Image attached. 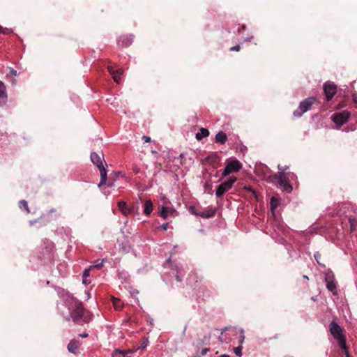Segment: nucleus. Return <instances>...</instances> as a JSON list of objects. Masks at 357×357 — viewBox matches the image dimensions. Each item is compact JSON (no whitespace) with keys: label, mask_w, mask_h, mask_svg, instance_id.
I'll return each mask as SVG.
<instances>
[{"label":"nucleus","mask_w":357,"mask_h":357,"mask_svg":"<svg viewBox=\"0 0 357 357\" xmlns=\"http://www.w3.org/2000/svg\"><path fill=\"white\" fill-rule=\"evenodd\" d=\"M70 317L74 322L78 324L80 322L88 323L91 320V314L84 310L81 302H75L70 312Z\"/></svg>","instance_id":"obj_1"},{"label":"nucleus","mask_w":357,"mask_h":357,"mask_svg":"<svg viewBox=\"0 0 357 357\" xmlns=\"http://www.w3.org/2000/svg\"><path fill=\"white\" fill-rule=\"evenodd\" d=\"M268 181L272 183H276L277 185H280L283 188V190L287 192H291L293 188L289 183L288 178L284 172H278L274 175L268 177Z\"/></svg>","instance_id":"obj_2"},{"label":"nucleus","mask_w":357,"mask_h":357,"mask_svg":"<svg viewBox=\"0 0 357 357\" xmlns=\"http://www.w3.org/2000/svg\"><path fill=\"white\" fill-rule=\"evenodd\" d=\"M242 168V164L236 158H230L226 160V166L222 172L223 176H227L231 173L238 172Z\"/></svg>","instance_id":"obj_3"},{"label":"nucleus","mask_w":357,"mask_h":357,"mask_svg":"<svg viewBox=\"0 0 357 357\" xmlns=\"http://www.w3.org/2000/svg\"><path fill=\"white\" fill-rule=\"evenodd\" d=\"M316 98L310 97L305 99L300 103L299 107L294 112L295 117H301L305 112L311 109L312 105L315 102Z\"/></svg>","instance_id":"obj_4"},{"label":"nucleus","mask_w":357,"mask_h":357,"mask_svg":"<svg viewBox=\"0 0 357 357\" xmlns=\"http://www.w3.org/2000/svg\"><path fill=\"white\" fill-rule=\"evenodd\" d=\"M236 180L237 178L236 176H231L227 181L222 182L220 185L218 186L216 189V197H222L226 192H227L232 188L234 183L236 181Z\"/></svg>","instance_id":"obj_5"},{"label":"nucleus","mask_w":357,"mask_h":357,"mask_svg":"<svg viewBox=\"0 0 357 357\" xmlns=\"http://www.w3.org/2000/svg\"><path fill=\"white\" fill-rule=\"evenodd\" d=\"M349 116L350 112L344 110L341 112L333 114L332 116V119L336 125L341 126L348 121Z\"/></svg>","instance_id":"obj_6"},{"label":"nucleus","mask_w":357,"mask_h":357,"mask_svg":"<svg viewBox=\"0 0 357 357\" xmlns=\"http://www.w3.org/2000/svg\"><path fill=\"white\" fill-rule=\"evenodd\" d=\"M324 92L326 100L330 101L337 93V86L333 83L326 82L324 84Z\"/></svg>","instance_id":"obj_7"},{"label":"nucleus","mask_w":357,"mask_h":357,"mask_svg":"<svg viewBox=\"0 0 357 357\" xmlns=\"http://www.w3.org/2000/svg\"><path fill=\"white\" fill-rule=\"evenodd\" d=\"M325 281L326 283L327 289L332 291L333 294H336L335 291L336 290V284L335 282V275L333 273L330 271L326 273Z\"/></svg>","instance_id":"obj_8"},{"label":"nucleus","mask_w":357,"mask_h":357,"mask_svg":"<svg viewBox=\"0 0 357 357\" xmlns=\"http://www.w3.org/2000/svg\"><path fill=\"white\" fill-rule=\"evenodd\" d=\"M330 331L335 340L344 336L342 335V330L341 327L335 321H332L331 323Z\"/></svg>","instance_id":"obj_9"},{"label":"nucleus","mask_w":357,"mask_h":357,"mask_svg":"<svg viewBox=\"0 0 357 357\" xmlns=\"http://www.w3.org/2000/svg\"><path fill=\"white\" fill-rule=\"evenodd\" d=\"M91 160L94 165L97 166V167L103 165L102 162L105 161L103 153L102 152H100V153L96 152L91 153Z\"/></svg>","instance_id":"obj_10"},{"label":"nucleus","mask_w":357,"mask_h":357,"mask_svg":"<svg viewBox=\"0 0 357 357\" xmlns=\"http://www.w3.org/2000/svg\"><path fill=\"white\" fill-rule=\"evenodd\" d=\"M107 70L109 74L112 76L114 81L116 83H119L121 82V75L123 74V69H118L117 70H114V68L112 66H107Z\"/></svg>","instance_id":"obj_11"},{"label":"nucleus","mask_w":357,"mask_h":357,"mask_svg":"<svg viewBox=\"0 0 357 357\" xmlns=\"http://www.w3.org/2000/svg\"><path fill=\"white\" fill-rule=\"evenodd\" d=\"M7 93L4 84L0 81V105H3L7 102Z\"/></svg>","instance_id":"obj_12"},{"label":"nucleus","mask_w":357,"mask_h":357,"mask_svg":"<svg viewBox=\"0 0 357 357\" xmlns=\"http://www.w3.org/2000/svg\"><path fill=\"white\" fill-rule=\"evenodd\" d=\"M118 207L121 212L126 216L128 215L132 211V209L129 208L126 203L123 201L118 202Z\"/></svg>","instance_id":"obj_13"},{"label":"nucleus","mask_w":357,"mask_h":357,"mask_svg":"<svg viewBox=\"0 0 357 357\" xmlns=\"http://www.w3.org/2000/svg\"><path fill=\"white\" fill-rule=\"evenodd\" d=\"M133 36L132 35H122L119 38V42L122 43V45L125 47H128L130 45L133 41Z\"/></svg>","instance_id":"obj_14"},{"label":"nucleus","mask_w":357,"mask_h":357,"mask_svg":"<svg viewBox=\"0 0 357 357\" xmlns=\"http://www.w3.org/2000/svg\"><path fill=\"white\" fill-rule=\"evenodd\" d=\"M100 173V181L98 184L99 187H101L102 185L106 184L107 182V170L105 168L104 165H101L98 167Z\"/></svg>","instance_id":"obj_15"},{"label":"nucleus","mask_w":357,"mask_h":357,"mask_svg":"<svg viewBox=\"0 0 357 357\" xmlns=\"http://www.w3.org/2000/svg\"><path fill=\"white\" fill-rule=\"evenodd\" d=\"M79 346L80 343L79 341L76 340H72L68 344V350L70 353L75 354Z\"/></svg>","instance_id":"obj_16"},{"label":"nucleus","mask_w":357,"mask_h":357,"mask_svg":"<svg viewBox=\"0 0 357 357\" xmlns=\"http://www.w3.org/2000/svg\"><path fill=\"white\" fill-rule=\"evenodd\" d=\"M227 140V136L223 131L218 132L215 135V142L224 144Z\"/></svg>","instance_id":"obj_17"},{"label":"nucleus","mask_w":357,"mask_h":357,"mask_svg":"<svg viewBox=\"0 0 357 357\" xmlns=\"http://www.w3.org/2000/svg\"><path fill=\"white\" fill-rule=\"evenodd\" d=\"M215 214V210L213 208H208L206 210H204L202 212H200L199 216L204 218H209L213 217Z\"/></svg>","instance_id":"obj_18"},{"label":"nucleus","mask_w":357,"mask_h":357,"mask_svg":"<svg viewBox=\"0 0 357 357\" xmlns=\"http://www.w3.org/2000/svg\"><path fill=\"white\" fill-rule=\"evenodd\" d=\"M153 205L151 200H150V199L146 200L144 202V213L147 215H150L151 213V212L153 211Z\"/></svg>","instance_id":"obj_19"},{"label":"nucleus","mask_w":357,"mask_h":357,"mask_svg":"<svg viewBox=\"0 0 357 357\" xmlns=\"http://www.w3.org/2000/svg\"><path fill=\"white\" fill-rule=\"evenodd\" d=\"M174 211L168 207L162 206L160 215L164 219H166L169 215H172Z\"/></svg>","instance_id":"obj_20"},{"label":"nucleus","mask_w":357,"mask_h":357,"mask_svg":"<svg viewBox=\"0 0 357 357\" xmlns=\"http://www.w3.org/2000/svg\"><path fill=\"white\" fill-rule=\"evenodd\" d=\"M206 161L214 165L220 161V158L216 153H212L206 158Z\"/></svg>","instance_id":"obj_21"},{"label":"nucleus","mask_w":357,"mask_h":357,"mask_svg":"<svg viewBox=\"0 0 357 357\" xmlns=\"http://www.w3.org/2000/svg\"><path fill=\"white\" fill-rule=\"evenodd\" d=\"M209 135V131L208 129L206 128H202L200 130H199V132H198L197 134H196V139L197 140H201L204 137H206L207 136Z\"/></svg>","instance_id":"obj_22"},{"label":"nucleus","mask_w":357,"mask_h":357,"mask_svg":"<svg viewBox=\"0 0 357 357\" xmlns=\"http://www.w3.org/2000/svg\"><path fill=\"white\" fill-rule=\"evenodd\" d=\"M279 205V200L275 197H273L271 199V209L272 211L273 214H274V210Z\"/></svg>","instance_id":"obj_23"},{"label":"nucleus","mask_w":357,"mask_h":357,"mask_svg":"<svg viewBox=\"0 0 357 357\" xmlns=\"http://www.w3.org/2000/svg\"><path fill=\"white\" fill-rule=\"evenodd\" d=\"M19 207L22 210H24L27 213H30L27 202L25 200H20Z\"/></svg>","instance_id":"obj_24"},{"label":"nucleus","mask_w":357,"mask_h":357,"mask_svg":"<svg viewBox=\"0 0 357 357\" xmlns=\"http://www.w3.org/2000/svg\"><path fill=\"white\" fill-rule=\"evenodd\" d=\"M113 305L116 310H120L123 307V303L120 299L113 298Z\"/></svg>","instance_id":"obj_25"},{"label":"nucleus","mask_w":357,"mask_h":357,"mask_svg":"<svg viewBox=\"0 0 357 357\" xmlns=\"http://www.w3.org/2000/svg\"><path fill=\"white\" fill-rule=\"evenodd\" d=\"M337 342H338V344L340 345V347L343 349V350H346V348H347V343H346V340H345V337L344 336L342 337H340L338 339H336Z\"/></svg>","instance_id":"obj_26"},{"label":"nucleus","mask_w":357,"mask_h":357,"mask_svg":"<svg viewBox=\"0 0 357 357\" xmlns=\"http://www.w3.org/2000/svg\"><path fill=\"white\" fill-rule=\"evenodd\" d=\"M314 259H316L317 262L321 266H325V264L323 263V261H321V255L319 252H317L314 255Z\"/></svg>","instance_id":"obj_27"},{"label":"nucleus","mask_w":357,"mask_h":357,"mask_svg":"<svg viewBox=\"0 0 357 357\" xmlns=\"http://www.w3.org/2000/svg\"><path fill=\"white\" fill-rule=\"evenodd\" d=\"M349 223H350V227L351 230L354 231L356 229V227L357 225V220L355 218H349Z\"/></svg>","instance_id":"obj_28"},{"label":"nucleus","mask_w":357,"mask_h":357,"mask_svg":"<svg viewBox=\"0 0 357 357\" xmlns=\"http://www.w3.org/2000/svg\"><path fill=\"white\" fill-rule=\"evenodd\" d=\"M242 349H243L242 346L240 345L238 347H234L233 348V351H234V352L235 353L236 355H237L239 357H241V356H242V352H241Z\"/></svg>","instance_id":"obj_29"},{"label":"nucleus","mask_w":357,"mask_h":357,"mask_svg":"<svg viewBox=\"0 0 357 357\" xmlns=\"http://www.w3.org/2000/svg\"><path fill=\"white\" fill-rule=\"evenodd\" d=\"M115 352L121 354L123 356H126L128 354L132 353V351L130 350V349H128V350H119V349H117V350L115 351Z\"/></svg>","instance_id":"obj_30"},{"label":"nucleus","mask_w":357,"mask_h":357,"mask_svg":"<svg viewBox=\"0 0 357 357\" xmlns=\"http://www.w3.org/2000/svg\"><path fill=\"white\" fill-rule=\"evenodd\" d=\"M147 344H148V340H144L142 342V343L141 344V345L137 347V349L142 350V351L145 350L147 347Z\"/></svg>","instance_id":"obj_31"},{"label":"nucleus","mask_w":357,"mask_h":357,"mask_svg":"<svg viewBox=\"0 0 357 357\" xmlns=\"http://www.w3.org/2000/svg\"><path fill=\"white\" fill-rule=\"evenodd\" d=\"M244 189L248 192H252V194L257 198V195L255 190H254L251 186H245Z\"/></svg>","instance_id":"obj_32"},{"label":"nucleus","mask_w":357,"mask_h":357,"mask_svg":"<svg viewBox=\"0 0 357 357\" xmlns=\"http://www.w3.org/2000/svg\"><path fill=\"white\" fill-rule=\"evenodd\" d=\"M93 268V266H89L88 268H86L83 273V278H86L89 275V272Z\"/></svg>","instance_id":"obj_33"},{"label":"nucleus","mask_w":357,"mask_h":357,"mask_svg":"<svg viewBox=\"0 0 357 357\" xmlns=\"http://www.w3.org/2000/svg\"><path fill=\"white\" fill-rule=\"evenodd\" d=\"M104 261L105 260L102 259L101 262L96 264L95 265L93 266V268L100 269L103 266Z\"/></svg>","instance_id":"obj_34"},{"label":"nucleus","mask_w":357,"mask_h":357,"mask_svg":"<svg viewBox=\"0 0 357 357\" xmlns=\"http://www.w3.org/2000/svg\"><path fill=\"white\" fill-rule=\"evenodd\" d=\"M241 50V46L239 45H235V46H233L229 48V51H236V52H238L240 51Z\"/></svg>","instance_id":"obj_35"},{"label":"nucleus","mask_w":357,"mask_h":357,"mask_svg":"<svg viewBox=\"0 0 357 357\" xmlns=\"http://www.w3.org/2000/svg\"><path fill=\"white\" fill-rule=\"evenodd\" d=\"M8 33V29L7 28H2L1 26H0V33Z\"/></svg>","instance_id":"obj_36"},{"label":"nucleus","mask_w":357,"mask_h":357,"mask_svg":"<svg viewBox=\"0 0 357 357\" xmlns=\"http://www.w3.org/2000/svg\"><path fill=\"white\" fill-rule=\"evenodd\" d=\"M191 211L193 214H195L197 215H199V214H200V213L197 212L196 208L195 207H192L191 208Z\"/></svg>","instance_id":"obj_37"},{"label":"nucleus","mask_w":357,"mask_h":357,"mask_svg":"<svg viewBox=\"0 0 357 357\" xmlns=\"http://www.w3.org/2000/svg\"><path fill=\"white\" fill-rule=\"evenodd\" d=\"M142 139L144 140L145 142H149L151 141V138L148 136H143Z\"/></svg>","instance_id":"obj_38"},{"label":"nucleus","mask_w":357,"mask_h":357,"mask_svg":"<svg viewBox=\"0 0 357 357\" xmlns=\"http://www.w3.org/2000/svg\"><path fill=\"white\" fill-rule=\"evenodd\" d=\"M53 247H54V245H53V244L51 243L50 244H48V245H46L45 249H46V250H47V249H49V248H50V250H52V248H53Z\"/></svg>","instance_id":"obj_39"},{"label":"nucleus","mask_w":357,"mask_h":357,"mask_svg":"<svg viewBox=\"0 0 357 357\" xmlns=\"http://www.w3.org/2000/svg\"><path fill=\"white\" fill-rule=\"evenodd\" d=\"M241 333H243V331H241ZM244 338L245 336L243 335V334H242L241 336V340H239L240 344H242L243 342Z\"/></svg>","instance_id":"obj_40"},{"label":"nucleus","mask_w":357,"mask_h":357,"mask_svg":"<svg viewBox=\"0 0 357 357\" xmlns=\"http://www.w3.org/2000/svg\"><path fill=\"white\" fill-rule=\"evenodd\" d=\"M208 350H209V349H207V348H204V349H203L202 350V351H201V354H202V355H205V354H206V353H207V351H208Z\"/></svg>","instance_id":"obj_41"},{"label":"nucleus","mask_w":357,"mask_h":357,"mask_svg":"<svg viewBox=\"0 0 357 357\" xmlns=\"http://www.w3.org/2000/svg\"><path fill=\"white\" fill-rule=\"evenodd\" d=\"M167 227H168V223H164V224L161 226V228H162L163 230H167Z\"/></svg>","instance_id":"obj_42"},{"label":"nucleus","mask_w":357,"mask_h":357,"mask_svg":"<svg viewBox=\"0 0 357 357\" xmlns=\"http://www.w3.org/2000/svg\"><path fill=\"white\" fill-rule=\"evenodd\" d=\"M10 75H11L12 76H16V75H17V71H16L15 70H13V69H12V70H10Z\"/></svg>","instance_id":"obj_43"},{"label":"nucleus","mask_w":357,"mask_h":357,"mask_svg":"<svg viewBox=\"0 0 357 357\" xmlns=\"http://www.w3.org/2000/svg\"><path fill=\"white\" fill-rule=\"evenodd\" d=\"M353 100L355 103H357V94L353 95Z\"/></svg>","instance_id":"obj_44"},{"label":"nucleus","mask_w":357,"mask_h":357,"mask_svg":"<svg viewBox=\"0 0 357 357\" xmlns=\"http://www.w3.org/2000/svg\"><path fill=\"white\" fill-rule=\"evenodd\" d=\"M179 157H180V158H181V165H183V160H182L184 158V155H183V153H181V154L180 155V156H179Z\"/></svg>","instance_id":"obj_45"},{"label":"nucleus","mask_w":357,"mask_h":357,"mask_svg":"<svg viewBox=\"0 0 357 357\" xmlns=\"http://www.w3.org/2000/svg\"><path fill=\"white\" fill-rule=\"evenodd\" d=\"M88 335H89L88 333H83V334L79 335V336L83 337V338L87 337Z\"/></svg>","instance_id":"obj_46"},{"label":"nucleus","mask_w":357,"mask_h":357,"mask_svg":"<svg viewBox=\"0 0 357 357\" xmlns=\"http://www.w3.org/2000/svg\"><path fill=\"white\" fill-rule=\"evenodd\" d=\"M343 351H344V354H345L346 356H347V355H350L347 348H346V350H343Z\"/></svg>","instance_id":"obj_47"},{"label":"nucleus","mask_w":357,"mask_h":357,"mask_svg":"<svg viewBox=\"0 0 357 357\" xmlns=\"http://www.w3.org/2000/svg\"><path fill=\"white\" fill-rule=\"evenodd\" d=\"M83 283L84 284H89V282H88V280H86V278H83Z\"/></svg>","instance_id":"obj_48"},{"label":"nucleus","mask_w":357,"mask_h":357,"mask_svg":"<svg viewBox=\"0 0 357 357\" xmlns=\"http://www.w3.org/2000/svg\"><path fill=\"white\" fill-rule=\"evenodd\" d=\"M220 357H230V356L227 354H222Z\"/></svg>","instance_id":"obj_49"},{"label":"nucleus","mask_w":357,"mask_h":357,"mask_svg":"<svg viewBox=\"0 0 357 357\" xmlns=\"http://www.w3.org/2000/svg\"><path fill=\"white\" fill-rule=\"evenodd\" d=\"M176 280H177V281H181L180 277L178 274L176 275Z\"/></svg>","instance_id":"obj_50"},{"label":"nucleus","mask_w":357,"mask_h":357,"mask_svg":"<svg viewBox=\"0 0 357 357\" xmlns=\"http://www.w3.org/2000/svg\"><path fill=\"white\" fill-rule=\"evenodd\" d=\"M114 183H109L108 186L112 187Z\"/></svg>","instance_id":"obj_51"},{"label":"nucleus","mask_w":357,"mask_h":357,"mask_svg":"<svg viewBox=\"0 0 357 357\" xmlns=\"http://www.w3.org/2000/svg\"><path fill=\"white\" fill-rule=\"evenodd\" d=\"M30 225H33V221H30Z\"/></svg>","instance_id":"obj_52"},{"label":"nucleus","mask_w":357,"mask_h":357,"mask_svg":"<svg viewBox=\"0 0 357 357\" xmlns=\"http://www.w3.org/2000/svg\"><path fill=\"white\" fill-rule=\"evenodd\" d=\"M303 278H305V279H307V280H308V279H309V278H308V277H307V276H306V275H303Z\"/></svg>","instance_id":"obj_53"},{"label":"nucleus","mask_w":357,"mask_h":357,"mask_svg":"<svg viewBox=\"0 0 357 357\" xmlns=\"http://www.w3.org/2000/svg\"><path fill=\"white\" fill-rule=\"evenodd\" d=\"M208 183H205V188H206V187H208Z\"/></svg>","instance_id":"obj_54"},{"label":"nucleus","mask_w":357,"mask_h":357,"mask_svg":"<svg viewBox=\"0 0 357 357\" xmlns=\"http://www.w3.org/2000/svg\"><path fill=\"white\" fill-rule=\"evenodd\" d=\"M346 357H352L351 355H347Z\"/></svg>","instance_id":"obj_55"}]
</instances>
